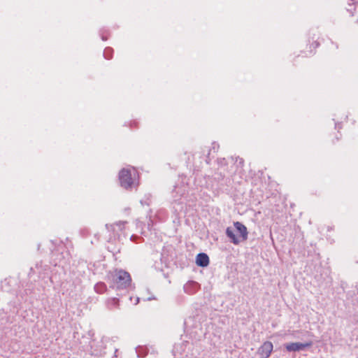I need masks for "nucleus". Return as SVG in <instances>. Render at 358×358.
Masks as SVG:
<instances>
[{
	"instance_id": "nucleus-1",
	"label": "nucleus",
	"mask_w": 358,
	"mask_h": 358,
	"mask_svg": "<svg viewBox=\"0 0 358 358\" xmlns=\"http://www.w3.org/2000/svg\"><path fill=\"white\" fill-rule=\"evenodd\" d=\"M234 226L236 231L240 234L236 236L234 229L231 227H227L226 229V235L230 239V241L234 245H238L242 241L248 239V232L246 227L240 222H235Z\"/></svg>"
},
{
	"instance_id": "nucleus-2",
	"label": "nucleus",
	"mask_w": 358,
	"mask_h": 358,
	"mask_svg": "<svg viewBox=\"0 0 358 358\" xmlns=\"http://www.w3.org/2000/svg\"><path fill=\"white\" fill-rule=\"evenodd\" d=\"M136 172L135 169H122L119 173L120 185L126 189H131L137 187L138 183L136 180Z\"/></svg>"
},
{
	"instance_id": "nucleus-3",
	"label": "nucleus",
	"mask_w": 358,
	"mask_h": 358,
	"mask_svg": "<svg viewBox=\"0 0 358 358\" xmlns=\"http://www.w3.org/2000/svg\"><path fill=\"white\" fill-rule=\"evenodd\" d=\"M113 281L117 289H124L130 285L131 278L129 273L119 270L112 274Z\"/></svg>"
},
{
	"instance_id": "nucleus-4",
	"label": "nucleus",
	"mask_w": 358,
	"mask_h": 358,
	"mask_svg": "<svg viewBox=\"0 0 358 358\" xmlns=\"http://www.w3.org/2000/svg\"><path fill=\"white\" fill-rule=\"evenodd\" d=\"M273 345L271 342H264L258 349L257 353L260 358H268L273 351Z\"/></svg>"
},
{
	"instance_id": "nucleus-5",
	"label": "nucleus",
	"mask_w": 358,
	"mask_h": 358,
	"mask_svg": "<svg viewBox=\"0 0 358 358\" xmlns=\"http://www.w3.org/2000/svg\"><path fill=\"white\" fill-rule=\"evenodd\" d=\"M312 345V342H308L306 343H289L285 345V348L288 352H298L300 350H303L306 348H309Z\"/></svg>"
},
{
	"instance_id": "nucleus-6",
	"label": "nucleus",
	"mask_w": 358,
	"mask_h": 358,
	"mask_svg": "<svg viewBox=\"0 0 358 358\" xmlns=\"http://www.w3.org/2000/svg\"><path fill=\"white\" fill-rule=\"evenodd\" d=\"M127 222L120 221L110 225H107V228L114 232L123 231L126 228Z\"/></svg>"
},
{
	"instance_id": "nucleus-7",
	"label": "nucleus",
	"mask_w": 358,
	"mask_h": 358,
	"mask_svg": "<svg viewBox=\"0 0 358 358\" xmlns=\"http://www.w3.org/2000/svg\"><path fill=\"white\" fill-rule=\"evenodd\" d=\"M196 263L198 266L206 267L209 264V257L205 253H199L196 256Z\"/></svg>"
},
{
	"instance_id": "nucleus-8",
	"label": "nucleus",
	"mask_w": 358,
	"mask_h": 358,
	"mask_svg": "<svg viewBox=\"0 0 358 358\" xmlns=\"http://www.w3.org/2000/svg\"><path fill=\"white\" fill-rule=\"evenodd\" d=\"M199 287V285L197 282L191 281L185 285L184 289L185 292L188 294H194L197 292Z\"/></svg>"
},
{
	"instance_id": "nucleus-9",
	"label": "nucleus",
	"mask_w": 358,
	"mask_h": 358,
	"mask_svg": "<svg viewBox=\"0 0 358 358\" xmlns=\"http://www.w3.org/2000/svg\"><path fill=\"white\" fill-rule=\"evenodd\" d=\"M106 307L108 310H113L120 307V301L117 298H110L106 301Z\"/></svg>"
},
{
	"instance_id": "nucleus-10",
	"label": "nucleus",
	"mask_w": 358,
	"mask_h": 358,
	"mask_svg": "<svg viewBox=\"0 0 358 358\" xmlns=\"http://www.w3.org/2000/svg\"><path fill=\"white\" fill-rule=\"evenodd\" d=\"M94 290L96 293L101 294L106 292L107 287L105 283L100 282L95 285Z\"/></svg>"
},
{
	"instance_id": "nucleus-11",
	"label": "nucleus",
	"mask_w": 358,
	"mask_h": 358,
	"mask_svg": "<svg viewBox=\"0 0 358 358\" xmlns=\"http://www.w3.org/2000/svg\"><path fill=\"white\" fill-rule=\"evenodd\" d=\"M110 51H111L110 48H106L105 50H104V53H103L104 55L106 57H107L106 55H108V52H110Z\"/></svg>"
}]
</instances>
